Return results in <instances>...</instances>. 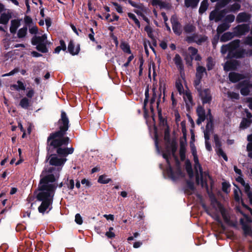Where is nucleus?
Returning <instances> with one entry per match:
<instances>
[{
	"label": "nucleus",
	"instance_id": "obj_1",
	"mask_svg": "<svg viewBox=\"0 0 252 252\" xmlns=\"http://www.w3.org/2000/svg\"><path fill=\"white\" fill-rule=\"evenodd\" d=\"M54 169L50 168L47 173L46 170H44L41 174L38 189L39 191L36 195L38 201H41L38 210L39 213L44 214L46 211L48 212L52 209L53 197L57 188L54 183L59 177V170L53 172Z\"/></svg>",
	"mask_w": 252,
	"mask_h": 252
},
{
	"label": "nucleus",
	"instance_id": "obj_2",
	"mask_svg": "<svg viewBox=\"0 0 252 252\" xmlns=\"http://www.w3.org/2000/svg\"><path fill=\"white\" fill-rule=\"evenodd\" d=\"M59 124L60 130L51 134L47 139V142L50 146L58 148L57 152L59 155L66 156L72 154L74 149L72 147L67 148L60 147L62 145H67L69 141L68 137H63L69 126V120L64 111H62L61 118L59 121Z\"/></svg>",
	"mask_w": 252,
	"mask_h": 252
},
{
	"label": "nucleus",
	"instance_id": "obj_3",
	"mask_svg": "<svg viewBox=\"0 0 252 252\" xmlns=\"http://www.w3.org/2000/svg\"><path fill=\"white\" fill-rule=\"evenodd\" d=\"M240 42V40L239 39H236L232 41L228 44L222 45L220 50L221 53L224 55L228 52L227 58H239L243 57L245 55L252 56V50L246 52L244 50L238 48Z\"/></svg>",
	"mask_w": 252,
	"mask_h": 252
},
{
	"label": "nucleus",
	"instance_id": "obj_4",
	"mask_svg": "<svg viewBox=\"0 0 252 252\" xmlns=\"http://www.w3.org/2000/svg\"><path fill=\"white\" fill-rule=\"evenodd\" d=\"M190 147L192 155L193 157L194 169L196 172V182L198 184L201 185L202 188L205 187L206 189H208V187L207 182L208 179L210 178V176L207 172H203L202 171V167L199 162L196 147L193 142H190Z\"/></svg>",
	"mask_w": 252,
	"mask_h": 252
},
{
	"label": "nucleus",
	"instance_id": "obj_5",
	"mask_svg": "<svg viewBox=\"0 0 252 252\" xmlns=\"http://www.w3.org/2000/svg\"><path fill=\"white\" fill-rule=\"evenodd\" d=\"M47 35L44 34L41 36H34L32 39V43L36 45V49L42 53H47L48 49L46 47L47 44Z\"/></svg>",
	"mask_w": 252,
	"mask_h": 252
},
{
	"label": "nucleus",
	"instance_id": "obj_6",
	"mask_svg": "<svg viewBox=\"0 0 252 252\" xmlns=\"http://www.w3.org/2000/svg\"><path fill=\"white\" fill-rule=\"evenodd\" d=\"M188 54L190 56V58L187 57L185 58V60L188 65H192V61L193 59H194L196 61H200L201 59V57L197 54V50L192 47H189L188 48Z\"/></svg>",
	"mask_w": 252,
	"mask_h": 252
},
{
	"label": "nucleus",
	"instance_id": "obj_7",
	"mask_svg": "<svg viewBox=\"0 0 252 252\" xmlns=\"http://www.w3.org/2000/svg\"><path fill=\"white\" fill-rule=\"evenodd\" d=\"M250 30L248 24L239 25L233 29V32L236 37H240L246 34Z\"/></svg>",
	"mask_w": 252,
	"mask_h": 252
},
{
	"label": "nucleus",
	"instance_id": "obj_8",
	"mask_svg": "<svg viewBox=\"0 0 252 252\" xmlns=\"http://www.w3.org/2000/svg\"><path fill=\"white\" fill-rule=\"evenodd\" d=\"M207 120L208 123L206 126L205 130L204 131V136H210L211 133L213 132V117L211 114L210 109L208 110V113L207 114Z\"/></svg>",
	"mask_w": 252,
	"mask_h": 252
},
{
	"label": "nucleus",
	"instance_id": "obj_9",
	"mask_svg": "<svg viewBox=\"0 0 252 252\" xmlns=\"http://www.w3.org/2000/svg\"><path fill=\"white\" fill-rule=\"evenodd\" d=\"M207 37L205 36L199 35L197 34L193 33L192 35H188L186 37V40L188 42H196L198 44H201L202 43L206 41Z\"/></svg>",
	"mask_w": 252,
	"mask_h": 252
},
{
	"label": "nucleus",
	"instance_id": "obj_10",
	"mask_svg": "<svg viewBox=\"0 0 252 252\" xmlns=\"http://www.w3.org/2000/svg\"><path fill=\"white\" fill-rule=\"evenodd\" d=\"M214 138L216 150L218 155L220 156H221L225 161H227V157L221 148V144L218 136L217 134H215L214 135Z\"/></svg>",
	"mask_w": 252,
	"mask_h": 252
},
{
	"label": "nucleus",
	"instance_id": "obj_11",
	"mask_svg": "<svg viewBox=\"0 0 252 252\" xmlns=\"http://www.w3.org/2000/svg\"><path fill=\"white\" fill-rule=\"evenodd\" d=\"M236 180L240 183L241 185L244 187V190L245 193L247 194L248 198L250 199L251 203L252 204V192L251 190V188L248 184L245 182L243 178L242 177V175H239V176L237 178Z\"/></svg>",
	"mask_w": 252,
	"mask_h": 252
},
{
	"label": "nucleus",
	"instance_id": "obj_12",
	"mask_svg": "<svg viewBox=\"0 0 252 252\" xmlns=\"http://www.w3.org/2000/svg\"><path fill=\"white\" fill-rule=\"evenodd\" d=\"M172 29L174 32L177 35H180L182 33V28L180 23L178 21L176 16H172L171 18Z\"/></svg>",
	"mask_w": 252,
	"mask_h": 252
},
{
	"label": "nucleus",
	"instance_id": "obj_13",
	"mask_svg": "<svg viewBox=\"0 0 252 252\" xmlns=\"http://www.w3.org/2000/svg\"><path fill=\"white\" fill-rule=\"evenodd\" d=\"M241 93L242 95H247L251 90H252V83L251 84L248 80H245L240 83Z\"/></svg>",
	"mask_w": 252,
	"mask_h": 252
},
{
	"label": "nucleus",
	"instance_id": "obj_14",
	"mask_svg": "<svg viewBox=\"0 0 252 252\" xmlns=\"http://www.w3.org/2000/svg\"><path fill=\"white\" fill-rule=\"evenodd\" d=\"M198 92L203 103H209L211 101L212 97L209 89L199 90Z\"/></svg>",
	"mask_w": 252,
	"mask_h": 252
},
{
	"label": "nucleus",
	"instance_id": "obj_15",
	"mask_svg": "<svg viewBox=\"0 0 252 252\" xmlns=\"http://www.w3.org/2000/svg\"><path fill=\"white\" fill-rule=\"evenodd\" d=\"M196 113L198 116V119L196 121L197 125L201 124L205 119H207V115L205 114L204 109L201 106L197 107L196 109Z\"/></svg>",
	"mask_w": 252,
	"mask_h": 252
},
{
	"label": "nucleus",
	"instance_id": "obj_16",
	"mask_svg": "<svg viewBox=\"0 0 252 252\" xmlns=\"http://www.w3.org/2000/svg\"><path fill=\"white\" fill-rule=\"evenodd\" d=\"M66 160V158H59L56 155H54L51 157L49 163L51 165L60 166L63 165Z\"/></svg>",
	"mask_w": 252,
	"mask_h": 252
},
{
	"label": "nucleus",
	"instance_id": "obj_17",
	"mask_svg": "<svg viewBox=\"0 0 252 252\" xmlns=\"http://www.w3.org/2000/svg\"><path fill=\"white\" fill-rule=\"evenodd\" d=\"M246 113L247 118H244L240 124V127L243 129H245L249 127L252 123V115L248 112V110H246Z\"/></svg>",
	"mask_w": 252,
	"mask_h": 252
},
{
	"label": "nucleus",
	"instance_id": "obj_18",
	"mask_svg": "<svg viewBox=\"0 0 252 252\" xmlns=\"http://www.w3.org/2000/svg\"><path fill=\"white\" fill-rule=\"evenodd\" d=\"M12 17V13L7 10L2 13L0 16V23L2 24H7Z\"/></svg>",
	"mask_w": 252,
	"mask_h": 252
},
{
	"label": "nucleus",
	"instance_id": "obj_19",
	"mask_svg": "<svg viewBox=\"0 0 252 252\" xmlns=\"http://www.w3.org/2000/svg\"><path fill=\"white\" fill-rule=\"evenodd\" d=\"M251 18V15L246 12L240 13L237 16L236 21L237 23L246 22Z\"/></svg>",
	"mask_w": 252,
	"mask_h": 252
},
{
	"label": "nucleus",
	"instance_id": "obj_20",
	"mask_svg": "<svg viewBox=\"0 0 252 252\" xmlns=\"http://www.w3.org/2000/svg\"><path fill=\"white\" fill-rule=\"evenodd\" d=\"M187 143L186 140H181L180 142V156L181 159L183 161L186 158Z\"/></svg>",
	"mask_w": 252,
	"mask_h": 252
},
{
	"label": "nucleus",
	"instance_id": "obj_21",
	"mask_svg": "<svg viewBox=\"0 0 252 252\" xmlns=\"http://www.w3.org/2000/svg\"><path fill=\"white\" fill-rule=\"evenodd\" d=\"M173 61L177 68L180 70L181 74H182L184 71V66L181 57L179 54H177L175 55Z\"/></svg>",
	"mask_w": 252,
	"mask_h": 252
},
{
	"label": "nucleus",
	"instance_id": "obj_22",
	"mask_svg": "<svg viewBox=\"0 0 252 252\" xmlns=\"http://www.w3.org/2000/svg\"><path fill=\"white\" fill-rule=\"evenodd\" d=\"M68 51L72 55H77L80 51L79 45L75 47L73 42L70 41L68 45Z\"/></svg>",
	"mask_w": 252,
	"mask_h": 252
},
{
	"label": "nucleus",
	"instance_id": "obj_23",
	"mask_svg": "<svg viewBox=\"0 0 252 252\" xmlns=\"http://www.w3.org/2000/svg\"><path fill=\"white\" fill-rule=\"evenodd\" d=\"M20 26V20L14 19L11 21V26L10 27V32L11 33H16L18 28Z\"/></svg>",
	"mask_w": 252,
	"mask_h": 252
},
{
	"label": "nucleus",
	"instance_id": "obj_24",
	"mask_svg": "<svg viewBox=\"0 0 252 252\" xmlns=\"http://www.w3.org/2000/svg\"><path fill=\"white\" fill-rule=\"evenodd\" d=\"M240 221L242 225V229L245 235H251L252 234V231L250 226L248 224L245 223L243 219H241Z\"/></svg>",
	"mask_w": 252,
	"mask_h": 252
},
{
	"label": "nucleus",
	"instance_id": "obj_25",
	"mask_svg": "<svg viewBox=\"0 0 252 252\" xmlns=\"http://www.w3.org/2000/svg\"><path fill=\"white\" fill-rule=\"evenodd\" d=\"M153 6H159L160 8H166L169 7V4L161 0H148Z\"/></svg>",
	"mask_w": 252,
	"mask_h": 252
},
{
	"label": "nucleus",
	"instance_id": "obj_26",
	"mask_svg": "<svg viewBox=\"0 0 252 252\" xmlns=\"http://www.w3.org/2000/svg\"><path fill=\"white\" fill-rule=\"evenodd\" d=\"M229 78L231 82L235 83L243 79L244 76L243 75L237 73L230 72L229 74Z\"/></svg>",
	"mask_w": 252,
	"mask_h": 252
},
{
	"label": "nucleus",
	"instance_id": "obj_27",
	"mask_svg": "<svg viewBox=\"0 0 252 252\" xmlns=\"http://www.w3.org/2000/svg\"><path fill=\"white\" fill-rule=\"evenodd\" d=\"M10 89L17 91H19L20 90L24 91L26 89V87L23 82L18 80L17 82V84H13L10 86Z\"/></svg>",
	"mask_w": 252,
	"mask_h": 252
},
{
	"label": "nucleus",
	"instance_id": "obj_28",
	"mask_svg": "<svg viewBox=\"0 0 252 252\" xmlns=\"http://www.w3.org/2000/svg\"><path fill=\"white\" fill-rule=\"evenodd\" d=\"M234 37H235L234 32H226L223 33L220 37V40L221 42L227 41Z\"/></svg>",
	"mask_w": 252,
	"mask_h": 252
},
{
	"label": "nucleus",
	"instance_id": "obj_29",
	"mask_svg": "<svg viewBox=\"0 0 252 252\" xmlns=\"http://www.w3.org/2000/svg\"><path fill=\"white\" fill-rule=\"evenodd\" d=\"M181 78L178 79L176 82V87L180 94H184V88L182 85V82L184 80L182 73L181 74Z\"/></svg>",
	"mask_w": 252,
	"mask_h": 252
},
{
	"label": "nucleus",
	"instance_id": "obj_30",
	"mask_svg": "<svg viewBox=\"0 0 252 252\" xmlns=\"http://www.w3.org/2000/svg\"><path fill=\"white\" fill-rule=\"evenodd\" d=\"M206 74V69L202 66H198L196 68V78L202 79L203 76Z\"/></svg>",
	"mask_w": 252,
	"mask_h": 252
},
{
	"label": "nucleus",
	"instance_id": "obj_31",
	"mask_svg": "<svg viewBox=\"0 0 252 252\" xmlns=\"http://www.w3.org/2000/svg\"><path fill=\"white\" fill-rule=\"evenodd\" d=\"M170 153H164L162 154V157L164 158H165L166 160L167 163L168 164L169 167H168V172L170 174L171 177L173 179L175 180V178L174 177L173 172L172 169V168L169 164V156H170Z\"/></svg>",
	"mask_w": 252,
	"mask_h": 252
},
{
	"label": "nucleus",
	"instance_id": "obj_32",
	"mask_svg": "<svg viewBox=\"0 0 252 252\" xmlns=\"http://www.w3.org/2000/svg\"><path fill=\"white\" fill-rule=\"evenodd\" d=\"M230 27V25L226 22H224L220 24L219 25L217 29L218 33L220 34L223 32L228 30Z\"/></svg>",
	"mask_w": 252,
	"mask_h": 252
},
{
	"label": "nucleus",
	"instance_id": "obj_33",
	"mask_svg": "<svg viewBox=\"0 0 252 252\" xmlns=\"http://www.w3.org/2000/svg\"><path fill=\"white\" fill-rule=\"evenodd\" d=\"M236 64L237 62L236 61H234L232 62H227L225 63L224 65V69L226 71L235 69V68H236Z\"/></svg>",
	"mask_w": 252,
	"mask_h": 252
},
{
	"label": "nucleus",
	"instance_id": "obj_34",
	"mask_svg": "<svg viewBox=\"0 0 252 252\" xmlns=\"http://www.w3.org/2000/svg\"><path fill=\"white\" fill-rule=\"evenodd\" d=\"M120 47L124 52L128 54H131L130 46L125 41L122 42L120 45Z\"/></svg>",
	"mask_w": 252,
	"mask_h": 252
},
{
	"label": "nucleus",
	"instance_id": "obj_35",
	"mask_svg": "<svg viewBox=\"0 0 252 252\" xmlns=\"http://www.w3.org/2000/svg\"><path fill=\"white\" fill-rule=\"evenodd\" d=\"M200 0H185V5L188 7H195Z\"/></svg>",
	"mask_w": 252,
	"mask_h": 252
},
{
	"label": "nucleus",
	"instance_id": "obj_36",
	"mask_svg": "<svg viewBox=\"0 0 252 252\" xmlns=\"http://www.w3.org/2000/svg\"><path fill=\"white\" fill-rule=\"evenodd\" d=\"M30 100L27 97H24L21 99L20 102V105L24 109H27L30 105Z\"/></svg>",
	"mask_w": 252,
	"mask_h": 252
},
{
	"label": "nucleus",
	"instance_id": "obj_37",
	"mask_svg": "<svg viewBox=\"0 0 252 252\" xmlns=\"http://www.w3.org/2000/svg\"><path fill=\"white\" fill-rule=\"evenodd\" d=\"M195 27L192 25H187L184 27V32L187 34H189L194 32Z\"/></svg>",
	"mask_w": 252,
	"mask_h": 252
},
{
	"label": "nucleus",
	"instance_id": "obj_38",
	"mask_svg": "<svg viewBox=\"0 0 252 252\" xmlns=\"http://www.w3.org/2000/svg\"><path fill=\"white\" fill-rule=\"evenodd\" d=\"M184 99L187 104V105H189L192 103V99L191 95V94L189 92H186L185 94H184Z\"/></svg>",
	"mask_w": 252,
	"mask_h": 252
},
{
	"label": "nucleus",
	"instance_id": "obj_39",
	"mask_svg": "<svg viewBox=\"0 0 252 252\" xmlns=\"http://www.w3.org/2000/svg\"><path fill=\"white\" fill-rule=\"evenodd\" d=\"M208 7V0H203L200 6L199 12L200 14L203 13L207 9Z\"/></svg>",
	"mask_w": 252,
	"mask_h": 252
},
{
	"label": "nucleus",
	"instance_id": "obj_40",
	"mask_svg": "<svg viewBox=\"0 0 252 252\" xmlns=\"http://www.w3.org/2000/svg\"><path fill=\"white\" fill-rule=\"evenodd\" d=\"M220 212L224 221L227 223H229L230 216L227 211L225 209L221 208L220 209Z\"/></svg>",
	"mask_w": 252,
	"mask_h": 252
},
{
	"label": "nucleus",
	"instance_id": "obj_41",
	"mask_svg": "<svg viewBox=\"0 0 252 252\" xmlns=\"http://www.w3.org/2000/svg\"><path fill=\"white\" fill-rule=\"evenodd\" d=\"M27 33V27L26 26L24 27L19 30L17 32V36L19 38L24 37Z\"/></svg>",
	"mask_w": 252,
	"mask_h": 252
},
{
	"label": "nucleus",
	"instance_id": "obj_42",
	"mask_svg": "<svg viewBox=\"0 0 252 252\" xmlns=\"http://www.w3.org/2000/svg\"><path fill=\"white\" fill-rule=\"evenodd\" d=\"M111 180V179L108 178L106 175H102L99 177L98 182L100 184H105L108 183Z\"/></svg>",
	"mask_w": 252,
	"mask_h": 252
},
{
	"label": "nucleus",
	"instance_id": "obj_43",
	"mask_svg": "<svg viewBox=\"0 0 252 252\" xmlns=\"http://www.w3.org/2000/svg\"><path fill=\"white\" fill-rule=\"evenodd\" d=\"M186 169L189 177L191 178L193 176V171L192 167L189 161L187 160L186 162Z\"/></svg>",
	"mask_w": 252,
	"mask_h": 252
},
{
	"label": "nucleus",
	"instance_id": "obj_44",
	"mask_svg": "<svg viewBox=\"0 0 252 252\" xmlns=\"http://www.w3.org/2000/svg\"><path fill=\"white\" fill-rule=\"evenodd\" d=\"M241 8V5L239 3H235L228 7L229 11L236 12L238 11Z\"/></svg>",
	"mask_w": 252,
	"mask_h": 252
},
{
	"label": "nucleus",
	"instance_id": "obj_45",
	"mask_svg": "<svg viewBox=\"0 0 252 252\" xmlns=\"http://www.w3.org/2000/svg\"><path fill=\"white\" fill-rule=\"evenodd\" d=\"M145 31L147 32L148 36L151 39L154 38V35L153 33V30L152 28L149 26H147L145 27Z\"/></svg>",
	"mask_w": 252,
	"mask_h": 252
},
{
	"label": "nucleus",
	"instance_id": "obj_46",
	"mask_svg": "<svg viewBox=\"0 0 252 252\" xmlns=\"http://www.w3.org/2000/svg\"><path fill=\"white\" fill-rule=\"evenodd\" d=\"M194 189V184L192 182L188 181L187 182V189L186 192L189 194H191Z\"/></svg>",
	"mask_w": 252,
	"mask_h": 252
},
{
	"label": "nucleus",
	"instance_id": "obj_47",
	"mask_svg": "<svg viewBox=\"0 0 252 252\" xmlns=\"http://www.w3.org/2000/svg\"><path fill=\"white\" fill-rule=\"evenodd\" d=\"M127 15L130 19H132L134 22L135 24L139 28L140 27V23L136 16L132 13H128Z\"/></svg>",
	"mask_w": 252,
	"mask_h": 252
},
{
	"label": "nucleus",
	"instance_id": "obj_48",
	"mask_svg": "<svg viewBox=\"0 0 252 252\" xmlns=\"http://www.w3.org/2000/svg\"><path fill=\"white\" fill-rule=\"evenodd\" d=\"M228 97L232 100L238 99L239 94L238 93L228 91L227 93Z\"/></svg>",
	"mask_w": 252,
	"mask_h": 252
},
{
	"label": "nucleus",
	"instance_id": "obj_49",
	"mask_svg": "<svg viewBox=\"0 0 252 252\" xmlns=\"http://www.w3.org/2000/svg\"><path fill=\"white\" fill-rule=\"evenodd\" d=\"M227 12L226 9H224V10H221V11L220 12H218V15H217V17L215 19V22H218L219 21H220L222 18L224 16V14H226V13Z\"/></svg>",
	"mask_w": 252,
	"mask_h": 252
},
{
	"label": "nucleus",
	"instance_id": "obj_50",
	"mask_svg": "<svg viewBox=\"0 0 252 252\" xmlns=\"http://www.w3.org/2000/svg\"><path fill=\"white\" fill-rule=\"evenodd\" d=\"M165 89H166V84L164 82V80L163 79L160 80L159 81V90L160 93H161L162 92L164 94Z\"/></svg>",
	"mask_w": 252,
	"mask_h": 252
},
{
	"label": "nucleus",
	"instance_id": "obj_51",
	"mask_svg": "<svg viewBox=\"0 0 252 252\" xmlns=\"http://www.w3.org/2000/svg\"><path fill=\"white\" fill-rule=\"evenodd\" d=\"M234 198L236 201H239L241 199V191L240 189L238 188L234 190Z\"/></svg>",
	"mask_w": 252,
	"mask_h": 252
},
{
	"label": "nucleus",
	"instance_id": "obj_52",
	"mask_svg": "<svg viewBox=\"0 0 252 252\" xmlns=\"http://www.w3.org/2000/svg\"><path fill=\"white\" fill-rule=\"evenodd\" d=\"M214 65V63L212 58L209 57L207 59V67L208 70L212 69Z\"/></svg>",
	"mask_w": 252,
	"mask_h": 252
},
{
	"label": "nucleus",
	"instance_id": "obj_53",
	"mask_svg": "<svg viewBox=\"0 0 252 252\" xmlns=\"http://www.w3.org/2000/svg\"><path fill=\"white\" fill-rule=\"evenodd\" d=\"M248 140L250 142L248 144L247 146V149L249 152L252 151V134L248 136Z\"/></svg>",
	"mask_w": 252,
	"mask_h": 252
},
{
	"label": "nucleus",
	"instance_id": "obj_54",
	"mask_svg": "<svg viewBox=\"0 0 252 252\" xmlns=\"http://www.w3.org/2000/svg\"><path fill=\"white\" fill-rule=\"evenodd\" d=\"M205 140V147L206 149L209 151H210L212 150V147L211 145L209 142V136H204Z\"/></svg>",
	"mask_w": 252,
	"mask_h": 252
},
{
	"label": "nucleus",
	"instance_id": "obj_55",
	"mask_svg": "<svg viewBox=\"0 0 252 252\" xmlns=\"http://www.w3.org/2000/svg\"><path fill=\"white\" fill-rule=\"evenodd\" d=\"M231 0H220L218 3V6L220 8L224 7L231 1Z\"/></svg>",
	"mask_w": 252,
	"mask_h": 252
},
{
	"label": "nucleus",
	"instance_id": "obj_56",
	"mask_svg": "<svg viewBox=\"0 0 252 252\" xmlns=\"http://www.w3.org/2000/svg\"><path fill=\"white\" fill-rule=\"evenodd\" d=\"M235 20V16L232 14H229L227 15L225 18L226 22L232 23Z\"/></svg>",
	"mask_w": 252,
	"mask_h": 252
},
{
	"label": "nucleus",
	"instance_id": "obj_57",
	"mask_svg": "<svg viewBox=\"0 0 252 252\" xmlns=\"http://www.w3.org/2000/svg\"><path fill=\"white\" fill-rule=\"evenodd\" d=\"M112 4L115 6L116 11L119 13H122L123 12V8L118 3L113 2Z\"/></svg>",
	"mask_w": 252,
	"mask_h": 252
},
{
	"label": "nucleus",
	"instance_id": "obj_58",
	"mask_svg": "<svg viewBox=\"0 0 252 252\" xmlns=\"http://www.w3.org/2000/svg\"><path fill=\"white\" fill-rule=\"evenodd\" d=\"M244 44L252 46V36H248L244 41Z\"/></svg>",
	"mask_w": 252,
	"mask_h": 252
},
{
	"label": "nucleus",
	"instance_id": "obj_59",
	"mask_svg": "<svg viewBox=\"0 0 252 252\" xmlns=\"http://www.w3.org/2000/svg\"><path fill=\"white\" fill-rule=\"evenodd\" d=\"M75 221L77 224H78L79 225L82 224V223H83L82 218L79 214H77L75 215Z\"/></svg>",
	"mask_w": 252,
	"mask_h": 252
},
{
	"label": "nucleus",
	"instance_id": "obj_60",
	"mask_svg": "<svg viewBox=\"0 0 252 252\" xmlns=\"http://www.w3.org/2000/svg\"><path fill=\"white\" fill-rule=\"evenodd\" d=\"M218 12L219 11L218 10H215L211 12L210 16H209V18H210V20H215V19L217 17V15H218L217 14H218Z\"/></svg>",
	"mask_w": 252,
	"mask_h": 252
},
{
	"label": "nucleus",
	"instance_id": "obj_61",
	"mask_svg": "<svg viewBox=\"0 0 252 252\" xmlns=\"http://www.w3.org/2000/svg\"><path fill=\"white\" fill-rule=\"evenodd\" d=\"M147 8L144 6V9L141 10L140 9L137 8V9L134 10V12L136 13L137 15L142 16L143 14V12H146Z\"/></svg>",
	"mask_w": 252,
	"mask_h": 252
},
{
	"label": "nucleus",
	"instance_id": "obj_62",
	"mask_svg": "<svg viewBox=\"0 0 252 252\" xmlns=\"http://www.w3.org/2000/svg\"><path fill=\"white\" fill-rule=\"evenodd\" d=\"M157 94H156L155 91H154L153 97L150 100V104H151L150 107L152 110L153 109V105L155 103L156 99H157Z\"/></svg>",
	"mask_w": 252,
	"mask_h": 252
},
{
	"label": "nucleus",
	"instance_id": "obj_63",
	"mask_svg": "<svg viewBox=\"0 0 252 252\" xmlns=\"http://www.w3.org/2000/svg\"><path fill=\"white\" fill-rule=\"evenodd\" d=\"M34 92L32 89H28V91L26 93V95L29 98H32L34 95Z\"/></svg>",
	"mask_w": 252,
	"mask_h": 252
},
{
	"label": "nucleus",
	"instance_id": "obj_64",
	"mask_svg": "<svg viewBox=\"0 0 252 252\" xmlns=\"http://www.w3.org/2000/svg\"><path fill=\"white\" fill-rule=\"evenodd\" d=\"M29 32L31 34H36L38 32V28L36 26H32L30 28Z\"/></svg>",
	"mask_w": 252,
	"mask_h": 252
}]
</instances>
